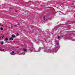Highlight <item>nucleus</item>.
Here are the masks:
<instances>
[{"mask_svg":"<svg viewBox=\"0 0 75 75\" xmlns=\"http://www.w3.org/2000/svg\"><path fill=\"white\" fill-rule=\"evenodd\" d=\"M12 37H13V38H15L16 36H13V35H12Z\"/></svg>","mask_w":75,"mask_h":75,"instance_id":"nucleus-5","label":"nucleus"},{"mask_svg":"<svg viewBox=\"0 0 75 75\" xmlns=\"http://www.w3.org/2000/svg\"><path fill=\"white\" fill-rule=\"evenodd\" d=\"M1 37H0V39H1Z\"/></svg>","mask_w":75,"mask_h":75,"instance_id":"nucleus-13","label":"nucleus"},{"mask_svg":"<svg viewBox=\"0 0 75 75\" xmlns=\"http://www.w3.org/2000/svg\"><path fill=\"white\" fill-rule=\"evenodd\" d=\"M23 50H24V51H25V52L26 51H27V50L25 49H24Z\"/></svg>","mask_w":75,"mask_h":75,"instance_id":"nucleus-4","label":"nucleus"},{"mask_svg":"<svg viewBox=\"0 0 75 75\" xmlns=\"http://www.w3.org/2000/svg\"><path fill=\"white\" fill-rule=\"evenodd\" d=\"M5 40H6V41H7V40H8V39L7 38H6Z\"/></svg>","mask_w":75,"mask_h":75,"instance_id":"nucleus-1","label":"nucleus"},{"mask_svg":"<svg viewBox=\"0 0 75 75\" xmlns=\"http://www.w3.org/2000/svg\"><path fill=\"white\" fill-rule=\"evenodd\" d=\"M12 52L13 53H15V52L14 51H12Z\"/></svg>","mask_w":75,"mask_h":75,"instance_id":"nucleus-9","label":"nucleus"},{"mask_svg":"<svg viewBox=\"0 0 75 75\" xmlns=\"http://www.w3.org/2000/svg\"><path fill=\"white\" fill-rule=\"evenodd\" d=\"M17 25H15V26H17Z\"/></svg>","mask_w":75,"mask_h":75,"instance_id":"nucleus-15","label":"nucleus"},{"mask_svg":"<svg viewBox=\"0 0 75 75\" xmlns=\"http://www.w3.org/2000/svg\"><path fill=\"white\" fill-rule=\"evenodd\" d=\"M53 33H52V35H53Z\"/></svg>","mask_w":75,"mask_h":75,"instance_id":"nucleus-20","label":"nucleus"},{"mask_svg":"<svg viewBox=\"0 0 75 75\" xmlns=\"http://www.w3.org/2000/svg\"><path fill=\"white\" fill-rule=\"evenodd\" d=\"M1 44H4L3 42H1Z\"/></svg>","mask_w":75,"mask_h":75,"instance_id":"nucleus-7","label":"nucleus"},{"mask_svg":"<svg viewBox=\"0 0 75 75\" xmlns=\"http://www.w3.org/2000/svg\"><path fill=\"white\" fill-rule=\"evenodd\" d=\"M45 16H43V19L44 20H45Z\"/></svg>","mask_w":75,"mask_h":75,"instance_id":"nucleus-2","label":"nucleus"},{"mask_svg":"<svg viewBox=\"0 0 75 75\" xmlns=\"http://www.w3.org/2000/svg\"><path fill=\"white\" fill-rule=\"evenodd\" d=\"M20 23H18V25H20Z\"/></svg>","mask_w":75,"mask_h":75,"instance_id":"nucleus-10","label":"nucleus"},{"mask_svg":"<svg viewBox=\"0 0 75 75\" xmlns=\"http://www.w3.org/2000/svg\"><path fill=\"white\" fill-rule=\"evenodd\" d=\"M11 39H12V40H13V38H11Z\"/></svg>","mask_w":75,"mask_h":75,"instance_id":"nucleus-8","label":"nucleus"},{"mask_svg":"<svg viewBox=\"0 0 75 75\" xmlns=\"http://www.w3.org/2000/svg\"><path fill=\"white\" fill-rule=\"evenodd\" d=\"M16 12H17V11H16Z\"/></svg>","mask_w":75,"mask_h":75,"instance_id":"nucleus-21","label":"nucleus"},{"mask_svg":"<svg viewBox=\"0 0 75 75\" xmlns=\"http://www.w3.org/2000/svg\"><path fill=\"white\" fill-rule=\"evenodd\" d=\"M57 44V45H59V43H57V44Z\"/></svg>","mask_w":75,"mask_h":75,"instance_id":"nucleus-11","label":"nucleus"},{"mask_svg":"<svg viewBox=\"0 0 75 75\" xmlns=\"http://www.w3.org/2000/svg\"><path fill=\"white\" fill-rule=\"evenodd\" d=\"M13 42H15V41H13Z\"/></svg>","mask_w":75,"mask_h":75,"instance_id":"nucleus-18","label":"nucleus"},{"mask_svg":"<svg viewBox=\"0 0 75 75\" xmlns=\"http://www.w3.org/2000/svg\"><path fill=\"white\" fill-rule=\"evenodd\" d=\"M59 38H60V36H58V39H59Z\"/></svg>","mask_w":75,"mask_h":75,"instance_id":"nucleus-6","label":"nucleus"},{"mask_svg":"<svg viewBox=\"0 0 75 75\" xmlns=\"http://www.w3.org/2000/svg\"><path fill=\"white\" fill-rule=\"evenodd\" d=\"M1 25V23H0V25Z\"/></svg>","mask_w":75,"mask_h":75,"instance_id":"nucleus-19","label":"nucleus"},{"mask_svg":"<svg viewBox=\"0 0 75 75\" xmlns=\"http://www.w3.org/2000/svg\"><path fill=\"white\" fill-rule=\"evenodd\" d=\"M18 35H19L18 34L17 35V36H18Z\"/></svg>","mask_w":75,"mask_h":75,"instance_id":"nucleus-16","label":"nucleus"},{"mask_svg":"<svg viewBox=\"0 0 75 75\" xmlns=\"http://www.w3.org/2000/svg\"><path fill=\"white\" fill-rule=\"evenodd\" d=\"M1 37L2 38H3V36H1Z\"/></svg>","mask_w":75,"mask_h":75,"instance_id":"nucleus-14","label":"nucleus"},{"mask_svg":"<svg viewBox=\"0 0 75 75\" xmlns=\"http://www.w3.org/2000/svg\"><path fill=\"white\" fill-rule=\"evenodd\" d=\"M11 38H9V40H11Z\"/></svg>","mask_w":75,"mask_h":75,"instance_id":"nucleus-12","label":"nucleus"},{"mask_svg":"<svg viewBox=\"0 0 75 75\" xmlns=\"http://www.w3.org/2000/svg\"><path fill=\"white\" fill-rule=\"evenodd\" d=\"M1 30H3V28H2V27H1Z\"/></svg>","mask_w":75,"mask_h":75,"instance_id":"nucleus-3","label":"nucleus"},{"mask_svg":"<svg viewBox=\"0 0 75 75\" xmlns=\"http://www.w3.org/2000/svg\"><path fill=\"white\" fill-rule=\"evenodd\" d=\"M1 26H3V25H1Z\"/></svg>","mask_w":75,"mask_h":75,"instance_id":"nucleus-17","label":"nucleus"},{"mask_svg":"<svg viewBox=\"0 0 75 75\" xmlns=\"http://www.w3.org/2000/svg\"><path fill=\"white\" fill-rule=\"evenodd\" d=\"M3 37H4V36H3Z\"/></svg>","mask_w":75,"mask_h":75,"instance_id":"nucleus-22","label":"nucleus"}]
</instances>
